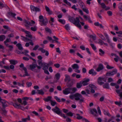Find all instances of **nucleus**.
I'll use <instances>...</instances> for the list:
<instances>
[{
  "mask_svg": "<svg viewBox=\"0 0 122 122\" xmlns=\"http://www.w3.org/2000/svg\"><path fill=\"white\" fill-rule=\"evenodd\" d=\"M68 20L70 22L80 29H81V26L80 23V20L78 17H77L75 18L73 17L68 15Z\"/></svg>",
  "mask_w": 122,
  "mask_h": 122,
  "instance_id": "obj_1",
  "label": "nucleus"
},
{
  "mask_svg": "<svg viewBox=\"0 0 122 122\" xmlns=\"http://www.w3.org/2000/svg\"><path fill=\"white\" fill-rule=\"evenodd\" d=\"M76 90L77 89L75 87L71 88L69 87L65 88L63 91V92L65 95H67L70 93H74Z\"/></svg>",
  "mask_w": 122,
  "mask_h": 122,
  "instance_id": "obj_2",
  "label": "nucleus"
},
{
  "mask_svg": "<svg viewBox=\"0 0 122 122\" xmlns=\"http://www.w3.org/2000/svg\"><path fill=\"white\" fill-rule=\"evenodd\" d=\"M30 69L32 71L36 72H39L40 71L39 70L40 69L41 67L38 66L36 64L32 63V64L30 65Z\"/></svg>",
  "mask_w": 122,
  "mask_h": 122,
  "instance_id": "obj_3",
  "label": "nucleus"
},
{
  "mask_svg": "<svg viewBox=\"0 0 122 122\" xmlns=\"http://www.w3.org/2000/svg\"><path fill=\"white\" fill-rule=\"evenodd\" d=\"M52 110L57 114L60 115L61 117H63L64 118H66L67 117L65 114L61 112V110L57 106L55 107L54 108L52 109Z\"/></svg>",
  "mask_w": 122,
  "mask_h": 122,
  "instance_id": "obj_4",
  "label": "nucleus"
},
{
  "mask_svg": "<svg viewBox=\"0 0 122 122\" xmlns=\"http://www.w3.org/2000/svg\"><path fill=\"white\" fill-rule=\"evenodd\" d=\"M74 96L75 97V99L76 100L78 101L79 100V102L81 103L84 101L82 95L81 94L77 93L75 94Z\"/></svg>",
  "mask_w": 122,
  "mask_h": 122,
  "instance_id": "obj_5",
  "label": "nucleus"
},
{
  "mask_svg": "<svg viewBox=\"0 0 122 122\" xmlns=\"http://www.w3.org/2000/svg\"><path fill=\"white\" fill-rule=\"evenodd\" d=\"M39 18L40 20L39 21L42 22V24H41V26H42L43 25H46L47 24L48 22V20L46 18H45V19H44L43 16L40 15L39 17Z\"/></svg>",
  "mask_w": 122,
  "mask_h": 122,
  "instance_id": "obj_6",
  "label": "nucleus"
},
{
  "mask_svg": "<svg viewBox=\"0 0 122 122\" xmlns=\"http://www.w3.org/2000/svg\"><path fill=\"white\" fill-rule=\"evenodd\" d=\"M117 70L116 69H114L112 71H109L106 73V75L107 76H113L116 74L117 72Z\"/></svg>",
  "mask_w": 122,
  "mask_h": 122,
  "instance_id": "obj_7",
  "label": "nucleus"
},
{
  "mask_svg": "<svg viewBox=\"0 0 122 122\" xmlns=\"http://www.w3.org/2000/svg\"><path fill=\"white\" fill-rule=\"evenodd\" d=\"M21 30L22 31L24 32L26 34H27L26 35V37L30 38H32V36L30 34V32L28 31L25 30L23 28H21Z\"/></svg>",
  "mask_w": 122,
  "mask_h": 122,
  "instance_id": "obj_8",
  "label": "nucleus"
},
{
  "mask_svg": "<svg viewBox=\"0 0 122 122\" xmlns=\"http://www.w3.org/2000/svg\"><path fill=\"white\" fill-rule=\"evenodd\" d=\"M38 50L41 51V52L42 53H44L45 52V55L46 56H47L49 54L48 52L47 51H46L42 48H39L38 49Z\"/></svg>",
  "mask_w": 122,
  "mask_h": 122,
  "instance_id": "obj_9",
  "label": "nucleus"
},
{
  "mask_svg": "<svg viewBox=\"0 0 122 122\" xmlns=\"http://www.w3.org/2000/svg\"><path fill=\"white\" fill-rule=\"evenodd\" d=\"M90 111L91 114L94 116L97 117L98 116V113L96 109H93L92 110H91Z\"/></svg>",
  "mask_w": 122,
  "mask_h": 122,
  "instance_id": "obj_10",
  "label": "nucleus"
},
{
  "mask_svg": "<svg viewBox=\"0 0 122 122\" xmlns=\"http://www.w3.org/2000/svg\"><path fill=\"white\" fill-rule=\"evenodd\" d=\"M103 79V78L99 77L97 80V82L100 85H101L104 84L103 82L102 81Z\"/></svg>",
  "mask_w": 122,
  "mask_h": 122,
  "instance_id": "obj_11",
  "label": "nucleus"
},
{
  "mask_svg": "<svg viewBox=\"0 0 122 122\" xmlns=\"http://www.w3.org/2000/svg\"><path fill=\"white\" fill-rule=\"evenodd\" d=\"M41 66H43V69L44 70L47 69H48V67L47 64L45 62H43L42 63V65Z\"/></svg>",
  "mask_w": 122,
  "mask_h": 122,
  "instance_id": "obj_12",
  "label": "nucleus"
},
{
  "mask_svg": "<svg viewBox=\"0 0 122 122\" xmlns=\"http://www.w3.org/2000/svg\"><path fill=\"white\" fill-rule=\"evenodd\" d=\"M45 8L46 11L49 15H50L52 14V11L48 7L46 6H45Z\"/></svg>",
  "mask_w": 122,
  "mask_h": 122,
  "instance_id": "obj_13",
  "label": "nucleus"
},
{
  "mask_svg": "<svg viewBox=\"0 0 122 122\" xmlns=\"http://www.w3.org/2000/svg\"><path fill=\"white\" fill-rule=\"evenodd\" d=\"M104 67L103 65L101 64H99L96 70L97 71H99L103 69Z\"/></svg>",
  "mask_w": 122,
  "mask_h": 122,
  "instance_id": "obj_14",
  "label": "nucleus"
},
{
  "mask_svg": "<svg viewBox=\"0 0 122 122\" xmlns=\"http://www.w3.org/2000/svg\"><path fill=\"white\" fill-rule=\"evenodd\" d=\"M89 81V79H88L83 81L82 82L81 81V83L82 84H83V86L87 85L88 84V82Z\"/></svg>",
  "mask_w": 122,
  "mask_h": 122,
  "instance_id": "obj_15",
  "label": "nucleus"
},
{
  "mask_svg": "<svg viewBox=\"0 0 122 122\" xmlns=\"http://www.w3.org/2000/svg\"><path fill=\"white\" fill-rule=\"evenodd\" d=\"M37 92H36V93H37L40 95H43L44 94V92L42 89L41 90L37 89Z\"/></svg>",
  "mask_w": 122,
  "mask_h": 122,
  "instance_id": "obj_16",
  "label": "nucleus"
},
{
  "mask_svg": "<svg viewBox=\"0 0 122 122\" xmlns=\"http://www.w3.org/2000/svg\"><path fill=\"white\" fill-rule=\"evenodd\" d=\"M7 102L4 100L1 102V103L2 104V106L4 108L6 107L7 106V105L6 104V102Z\"/></svg>",
  "mask_w": 122,
  "mask_h": 122,
  "instance_id": "obj_17",
  "label": "nucleus"
},
{
  "mask_svg": "<svg viewBox=\"0 0 122 122\" xmlns=\"http://www.w3.org/2000/svg\"><path fill=\"white\" fill-rule=\"evenodd\" d=\"M89 73L90 74H92V75H95L97 73L95 71H94V70L91 69L89 71Z\"/></svg>",
  "mask_w": 122,
  "mask_h": 122,
  "instance_id": "obj_18",
  "label": "nucleus"
},
{
  "mask_svg": "<svg viewBox=\"0 0 122 122\" xmlns=\"http://www.w3.org/2000/svg\"><path fill=\"white\" fill-rule=\"evenodd\" d=\"M23 70L25 71V74L22 76V77H25V76H29V75L28 73L27 69L24 68L23 69Z\"/></svg>",
  "mask_w": 122,
  "mask_h": 122,
  "instance_id": "obj_19",
  "label": "nucleus"
},
{
  "mask_svg": "<svg viewBox=\"0 0 122 122\" xmlns=\"http://www.w3.org/2000/svg\"><path fill=\"white\" fill-rule=\"evenodd\" d=\"M65 79L64 81L65 82L67 81H70V76L67 75H65Z\"/></svg>",
  "mask_w": 122,
  "mask_h": 122,
  "instance_id": "obj_20",
  "label": "nucleus"
},
{
  "mask_svg": "<svg viewBox=\"0 0 122 122\" xmlns=\"http://www.w3.org/2000/svg\"><path fill=\"white\" fill-rule=\"evenodd\" d=\"M16 46L18 47V49L20 50H22L23 49L22 45L20 43H18L16 45Z\"/></svg>",
  "mask_w": 122,
  "mask_h": 122,
  "instance_id": "obj_21",
  "label": "nucleus"
},
{
  "mask_svg": "<svg viewBox=\"0 0 122 122\" xmlns=\"http://www.w3.org/2000/svg\"><path fill=\"white\" fill-rule=\"evenodd\" d=\"M52 97L51 96H48L47 97V98H44L43 100H44L46 102H48L49 101H51V98Z\"/></svg>",
  "mask_w": 122,
  "mask_h": 122,
  "instance_id": "obj_22",
  "label": "nucleus"
},
{
  "mask_svg": "<svg viewBox=\"0 0 122 122\" xmlns=\"http://www.w3.org/2000/svg\"><path fill=\"white\" fill-rule=\"evenodd\" d=\"M72 67L73 69H77L79 68V66L78 64H73L72 66Z\"/></svg>",
  "mask_w": 122,
  "mask_h": 122,
  "instance_id": "obj_23",
  "label": "nucleus"
},
{
  "mask_svg": "<svg viewBox=\"0 0 122 122\" xmlns=\"http://www.w3.org/2000/svg\"><path fill=\"white\" fill-rule=\"evenodd\" d=\"M8 13L9 15L12 16L15 19L16 18L15 17V16L16 15V14L15 13L11 12H8Z\"/></svg>",
  "mask_w": 122,
  "mask_h": 122,
  "instance_id": "obj_24",
  "label": "nucleus"
},
{
  "mask_svg": "<svg viewBox=\"0 0 122 122\" xmlns=\"http://www.w3.org/2000/svg\"><path fill=\"white\" fill-rule=\"evenodd\" d=\"M82 86V84L81 83V81L79 83H77L76 85V87L77 88H79L81 87Z\"/></svg>",
  "mask_w": 122,
  "mask_h": 122,
  "instance_id": "obj_25",
  "label": "nucleus"
},
{
  "mask_svg": "<svg viewBox=\"0 0 122 122\" xmlns=\"http://www.w3.org/2000/svg\"><path fill=\"white\" fill-rule=\"evenodd\" d=\"M103 112L104 114L105 115L108 116L109 117H110L111 116V115L110 114L108 111H106L105 110H104Z\"/></svg>",
  "mask_w": 122,
  "mask_h": 122,
  "instance_id": "obj_26",
  "label": "nucleus"
},
{
  "mask_svg": "<svg viewBox=\"0 0 122 122\" xmlns=\"http://www.w3.org/2000/svg\"><path fill=\"white\" fill-rule=\"evenodd\" d=\"M10 63L11 64H13V65H15L16 63H17V61L14 60H11L9 61Z\"/></svg>",
  "mask_w": 122,
  "mask_h": 122,
  "instance_id": "obj_27",
  "label": "nucleus"
},
{
  "mask_svg": "<svg viewBox=\"0 0 122 122\" xmlns=\"http://www.w3.org/2000/svg\"><path fill=\"white\" fill-rule=\"evenodd\" d=\"M24 22L26 24L31 26H33V25L31 23L28 21L27 20H24Z\"/></svg>",
  "mask_w": 122,
  "mask_h": 122,
  "instance_id": "obj_28",
  "label": "nucleus"
},
{
  "mask_svg": "<svg viewBox=\"0 0 122 122\" xmlns=\"http://www.w3.org/2000/svg\"><path fill=\"white\" fill-rule=\"evenodd\" d=\"M5 38V36L4 35L0 36V41H3Z\"/></svg>",
  "mask_w": 122,
  "mask_h": 122,
  "instance_id": "obj_29",
  "label": "nucleus"
},
{
  "mask_svg": "<svg viewBox=\"0 0 122 122\" xmlns=\"http://www.w3.org/2000/svg\"><path fill=\"white\" fill-rule=\"evenodd\" d=\"M89 86L91 88V89H96L97 88V87L95 86L94 85L92 84H90L89 85Z\"/></svg>",
  "mask_w": 122,
  "mask_h": 122,
  "instance_id": "obj_30",
  "label": "nucleus"
},
{
  "mask_svg": "<svg viewBox=\"0 0 122 122\" xmlns=\"http://www.w3.org/2000/svg\"><path fill=\"white\" fill-rule=\"evenodd\" d=\"M55 77L57 80L59 79L60 77V74L59 73H57L55 75Z\"/></svg>",
  "mask_w": 122,
  "mask_h": 122,
  "instance_id": "obj_31",
  "label": "nucleus"
},
{
  "mask_svg": "<svg viewBox=\"0 0 122 122\" xmlns=\"http://www.w3.org/2000/svg\"><path fill=\"white\" fill-rule=\"evenodd\" d=\"M13 106L15 108H20V107H21V106L20 105H18L17 104L15 103L13 104Z\"/></svg>",
  "mask_w": 122,
  "mask_h": 122,
  "instance_id": "obj_32",
  "label": "nucleus"
},
{
  "mask_svg": "<svg viewBox=\"0 0 122 122\" xmlns=\"http://www.w3.org/2000/svg\"><path fill=\"white\" fill-rule=\"evenodd\" d=\"M2 110L3 112L1 113V114H2L5 115L7 113V111L5 109V108L2 109Z\"/></svg>",
  "mask_w": 122,
  "mask_h": 122,
  "instance_id": "obj_33",
  "label": "nucleus"
},
{
  "mask_svg": "<svg viewBox=\"0 0 122 122\" xmlns=\"http://www.w3.org/2000/svg\"><path fill=\"white\" fill-rule=\"evenodd\" d=\"M103 87L104 88H106L107 89L109 88V84L108 83H106L103 85Z\"/></svg>",
  "mask_w": 122,
  "mask_h": 122,
  "instance_id": "obj_34",
  "label": "nucleus"
},
{
  "mask_svg": "<svg viewBox=\"0 0 122 122\" xmlns=\"http://www.w3.org/2000/svg\"><path fill=\"white\" fill-rule=\"evenodd\" d=\"M51 104L52 106H54L56 104H57V103L55 101H53L51 100Z\"/></svg>",
  "mask_w": 122,
  "mask_h": 122,
  "instance_id": "obj_35",
  "label": "nucleus"
},
{
  "mask_svg": "<svg viewBox=\"0 0 122 122\" xmlns=\"http://www.w3.org/2000/svg\"><path fill=\"white\" fill-rule=\"evenodd\" d=\"M76 115L77 116L76 117V118L78 119H82V117L80 116V115L79 114H76Z\"/></svg>",
  "mask_w": 122,
  "mask_h": 122,
  "instance_id": "obj_36",
  "label": "nucleus"
},
{
  "mask_svg": "<svg viewBox=\"0 0 122 122\" xmlns=\"http://www.w3.org/2000/svg\"><path fill=\"white\" fill-rule=\"evenodd\" d=\"M53 38L55 39V41H56V42L57 43H58L59 44H60V42H59L57 41L58 40V39L55 36H53Z\"/></svg>",
  "mask_w": 122,
  "mask_h": 122,
  "instance_id": "obj_37",
  "label": "nucleus"
},
{
  "mask_svg": "<svg viewBox=\"0 0 122 122\" xmlns=\"http://www.w3.org/2000/svg\"><path fill=\"white\" fill-rule=\"evenodd\" d=\"M100 5H101L102 8L103 9L105 8L106 7V5L105 4L103 3H101Z\"/></svg>",
  "mask_w": 122,
  "mask_h": 122,
  "instance_id": "obj_38",
  "label": "nucleus"
},
{
  "mask_svg": "<svg viewBox=\"0 0 122 122\" xmlns=\"http://www.w3.org/2000/svg\"><path fill=\"white\" fill-rule=\"evenodd\" d=\"M58 21L63 24H64L65 22V20L61 19H59Z\"/></svg>",
  "mask_w": 122,
  "mask_h": 122,
  "instance_id": "obj_39",
  "label": "nucleus"
},
{
  "mask_svg": "<svg viewBox=\"0 0 122 122\" xmlns=\"http://www.w3.org/2000/svg\"><path fill=\"white\" fill-rule=\"evenodd\" d=\"M90 45L92 47V49L93 50H95L96 49V46H95L94 44H91Z\"/></svg>",
  "mask_w": 122,
  "mask_h": 122,
  "instance_id": "obj_40",
  "label": "nucleus"
},
{
  "mask_svg": "<svg viewBox=\"0 0 122 122\" xmlns=\"http://www.w3.org/2000/svg\"><path fill=\"white\" fill-rule=\"evenodd\" d=\"M73 85V83L72 82L71 83H67L66 84L67 86L69 87H71Z\"/></svg>",
  "mask_w": 122,
  "mask_h": 122,
  "instance_id": "obj_41",
  "label": "nucleus"
},
{
  "mask_svg": "<svg viewBox=\"0 0 122 122\" xmlns=\"http://www.w3.org/2000/svg\"><path fill=\"white\" fill-rule=\"evenodd\" d=\"M66 115L68 116H70L71 117H72L73 116V113L71 112H69L68 113H67L66 114Z\"/></svg>",
  "mask_w": 122,
  "mask_h": 122,
  "instance_id": "obj_42",
  "label": "nucleus"
},
{
  "mask_svg": "<svg viewBox=\"0 0 122 122\" xmlns=\"http://www.w3.org/2000/svg\"><path fill=\"white\" fill-rule=\"evenodd\" d=\"M98 40L99 41V42H98V43L100 44L101 45H102L104 43V42L100 39H99Z\"/></svg>",
  "mask_w": 122,
  "mask_h": 122,
  "instance_id": "obj_43",
  "label": "nucleus"
},
{
  "mask_svg": "<svg viewBox=\"0 0 122 122\" xmlns=\"http://www.w3.org/2000/svg\"><path fill=\"white\" fill-rule=\"evenodd\" d=\"M99 51L101 53H99V54L101 55H104V53L105 52L104 51H103L102 49H100L99 50Z\"/></svg>",
  "mask_w": 122,
  "mask_h": 122,
  "instance_id": "obj_44",
  "label": "nucleus"
},
{
  "mask_svg": "<svg viewBox=\"0 0 122 122\" xmlns=\"http://www.w3.org/2000/svg\"><path fill=\"white\" fill-rule=\"evenodd\" d=\"M54 98L55 99L56 101L58 102H61V100L57 96H55L54 97Z\"/></svg>",
  "mask_w": 122,
  "mask_h": 122,
  "instance_id": "obj_45",
  "label": "nucleus"
},
{
  "mask_svg": "<svg viewBox=\"0 0 122 122\" xmlns=\"http://www.w3.org/2000/svg\"><path fill=\"white\" fill-rule=\"evenodd\" d=\"M21 37H22V38H25V39L26 41H32V40H31L30 39L27 37H24L22 36H21Z\"/></svg>",
  "mask_w": 122,
  "mask_h": 122,
  "instance_id": "obj_46",
  "label": "nucleus"
},
{
  "mask_svg": "<svg viewBox=\"0 0 122 122\" xmlns=\"http://www.w3.org/2000/svg\"><path fill=\"white\" fill-rule=\"evenodd\" d=\"M65 28L67 30H70V27L68 24L66 25L65 26Z\"/></svg>",
  "mask_w": 122,
  "mask_h": 122,
  "instance_id": "obj_47",
  "label": "nucleus"
},
{
  "mask_svg": "<svg viewBox=\"0 0 122 122\" xmlns=\"http://www.w3.org/2000/svg\"><path fill=\"white\" fill-rule=\"evenodd\" d=\"M31 30L33 31H35L36 30V26L34 27H31L30 28Z\"/></svg>",
  "mask_w": 122,
  "mask_h": 122,
  "instance_id": "obj_48",
  "label": "nucleus"
},
{
  "mask_svg": "<svg viewBox=\"0 0 122 122\" xmlns=\"http://www.w3.org/2000/svg\"><path fill=\"white\" fill-rule=\"evenodd\" d=\"M115 103L116 104L118 105L119 106H120V105H122L121 101H120L119 102H115Z\"/></svg>",
  "mask_w": 122,
  "mask_h": 122,
  "instance_id": "obj_49",
  "label": "nucleus"
},
{
  "mask_svg": "<svg viewBox=\"0 0 122 122\" xmlns=\"http://www.w3.org/2000/svg\"><path fill=\"white\" fill-rule=\"evenodd\" d=\"M83 10L87 14H88L89 13V11L88 10L86 9V8H83Z\"/></svg>",
  "mask_w": 122,
  "mask_h": 122,
  "instance_id": "obj_50",
  "label": "nucleus"
},
{
  "mask_svg": "<svg viewBox=\"0 0 122 122\" xmlns=\"http://www.w3.org/2000/svg\"><path fill=\"white\" fill-rule=\"evenodd\" d=\"M90 37L92 38L93 40H95L96 39V36H93L92 35H91L90 36Z\"/></svg>",
  "mask_w": 122,
  "mask_h": 122,
  "instance_id": "obj_51",
  "label": "nucleus"
},
{
  "mask_svg": "<svg viewBox=\"0 0 122 122\" xmlns=\"http://www.w3.org/2000/svg\"><path fill=\"white\" fill-rule=\"evenodd\" d=\"M31 10H32L33 11H34L35 10L36 7L32 5H31L30 6Z\"/></svg>",
  "mask_w": 122,
  "mask_h": 122,
  "instance_id": "obj_52",
  "label": "nucleus"
},
{
  "mask_svg": "<svg viewBox=\"0 0 122 122\" xmlns=\"http://www.w3.org/2000/svg\"><path fill=\"white\" fill-rule=\"evenodd\" d=\"M107 68L108 69H112L114 67H112L110 66L109 65H107L106 66Z\"/></svg>",
  "mask_w": 122,
  "mask_h": 122,
  "instance_id": "obj_53",
  "label": "nucleus"
},
{
  "mask_svg": "<svg viewBox=\"0 0 122 122\" xmlns=\"http://www.w3.org/2000/svg\"><path fill=\"white\" fill-rule=\"evenodd\" d=\"M10 41V39L7 38L6 39V40L4 41V43L5 44L8 42H9Z\"/></svg>",
  "mask_w": 122,
  "mask_h": 122,
  "instance_id": "obj_54",
  "label": "nucleus"
},
{
  "mask_svg": "<svg viewBox=\"0 0 122 122\" xmlns=\"http://www.w3.org/2000/svg\"><path fill=\"white\" fill-rule=\"evenodd\" d=\"M39 46L38 45L34 47L33 48V50H36L39 47Z\"/></svg>",
  "mask_w": 122,
  "mask_h": 122,
  "instance_id": "obj_55",
  "label": "nucleus"
},
{
  "mask_svg": "<svg viewBox=\"0 0 122 122\" xmlns=\"http://www.w3.org/2000/svg\"><path fill=\"white\" fill-rule=\"evenodd\" d=\"M32 84V83L31 82H27L26 83L28 87L30 86Z\"/></svg>",
  "mask_w": 122,
  "mask_h": 122,
  "instance_id": "obj_56",
  "label": "nucleus"
},
{
  "mask_svg": "<svg viewBox=\"0 0 122 122\" xmlns=\"http://www.w3.org/2000/svg\"><path fill=\"white\" fill-rule=\"evenodd\" d=\"M52 78L51 76H46L45 79L46 81H47L48 79H50Z\"/></svg>",
  "mask_w": 122,
  "mask_h": 122,
  "instance_id": "obj_57",
  "label": "nucleus"
},
{
  "mask_svg": "<svg viewBox=\"0 0 122 122\" xmlns=\"http://www.w3.org/2000/svg\"><path fill=\"white\" fill-rule=\"evenodd\" d=\"M113 79L111 78H109L108 79V82H110L113 81Z\"/></svg>",
  "mask_w": 122,
  "mask_h": 122,
  "instance_id": "obj_58",
  "label": "nucleus"
},
{
  "mask_svg": "<svg viewBox=\"0 0 122 122\" xmlns=\"http://www.w3.org/2000/svg\"><path fill=\"white\" fill-rule=\"evenodd\" d=\"M54 66L57 68H59L60 66V65L59 64H54Z\"/></svg>",
  "mask_w": 122,
  "mask_h": 122,
  "instance_id": "obj_59",
  "label": "nucleus"
},
{
  "mask_svg": "<svg viewBox=\"0 0 122 122\" xmlns=\"http://www.w3.org/2000/svg\"><path fill=\"white\" fill-rule=\"evenodd\" d=\"M37 62L39 65L41 66L42 65V61L41 60H38L37 61Z\"/></svg>",
  "mask_w": 122,
  "mask_h": 122,
  "instance_id": "obj_60",
  "label": "nucleus"
},
{
  "mask_svg": "<svg viewBox=\"0 0 122 122\" xmlns=\"http://www.w3.org/2000/svg\"><path fill=\"white\" fill-rule=\"evenodd\" d=\"M107 13L108 14V15L110 16H111L112 15V12L111 11H108L107 12Z\"/></svg>",
  "mask_w": 122,
  "mask_h": 122,
  "instance_id": "obj_61",
  "label": "nucleus"
},
{
  "mask_svg": "<svg viewBox=\"0 0 122 122\" xmlns=\"http://www.w3.org/2000/svg\"><path fill=\"white\" fill-rule=\"evenodd\" d=\"M104 99V96L102 97L99 99L100 101L101 102H102L103 101Z\"/></svg>",
  "mask_w": 122,
  "mask_h": 122,
  "instance_id": "obj_62",
  "label": "nucleus"
},
{
  "mask_svg": "<svg viewBox=\"0 0 122 122\" xmlns=\"http://www.w3.org/2000/svg\"><path fill=\"white\" fill-rule=\"evenodd\" d=\"M67 117L66 118V121L67 122H70L71 121V119L70 118H69L67 117Z\"/></svg>",
  "mask_w": 122,
  "mask_h": 122,
  "instance_id": "obj_63",
  "label": "nucleus"
},
{
  "mask_svg": "<svg viewBox=\"0 0 122 122\" xmlns=\"http://www.w3.org/2000/svg\"><path fill=\"white\" fill-rule=\"evenodd\" d=\"M45 30L46 31L48 32H51V30L48 28H45Z\"/></svg>",
  "mask_w": 122,
  "mask_h": 122,
  "instance_id": "obj_64",
  "label": "nucleus"
}]
</instances>
